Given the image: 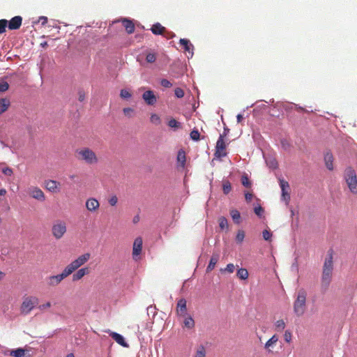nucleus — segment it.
Here are the masks:
<instances>
[{
  "instance_id": "34",
  "label": "nucleus",
  "mask_w": 357,
  "mask_h": 357,
  "mask_svg": "<svg viewBox=\"0 0 357 357\" xmlns=\"http://www.w3.org/2000/svg\"><path fill=\"white\" fill-rule=\"evenodd\" d=\"M275 328L278 331H282L285 328V323L282 319L278 320L275 324Z\"/></svg>"
},
{
  "instance_id": "1",
  "label": "nucleus",
  "mask_w": 357,
  "mask_h": 357,
  "mask_svg": "<svg viewBox=\"0 0 357 357\" xmlns=\"http://www.w3.org/2000/svg\"><path fill=\"white\" fill-rule=\"evenodd\" d=\"M333 271V251L329 250L325 259L321 279V288L325 292L332 280Z\"/></svg>"
},
{
  "instance_id": "45",
  "label": "nucleus",
  "mask_w": 357,
  "mask_h": 357,
  "mask_svg": "<svg viewBox=\"0 0 357 357\" xmlns=\"http://www.w3.org/2000/svg\"><path fill=\"white\" fill-rule=\"evenodd\" d=\"M241 182L243 185H244L246 188H250L251 187V182L249 181L248 176L246 175H244L241 178Z\"/></svg>"
},
{
  "instance_id": "49",
  "label": "nucleus",
  "mask_w": 357,
  "mask_h": 357,
  "mask_svg": "<svg viewBox=\"0 0 357 357\" xmlns=\"http://www.w3.org/2000/svg\"><path fill=\"white\" fill-rule=\"evenodd\" d=\"M175 96L178 98H183L184 96V91L181 88H176L174 91Z\"/></svg>"
},
{
  "instance_id": "22",
  "label": "nucleus",
  "mask_w": 357,
  "mask_h": 357,
  "mask_svg": "<svg viewBox=\"0 0 357 357\" xmlns=\"http://www.w3.org/2000/svg\"><path fill=\"white\" fill-rule=\"evenodd\" d=\"M220 258L218 253H213L206 268V272H211L215 266Z\"/></svg>"
},
{
  "instance_id": "64",
  "label": "nucleus",
  "mask_w": 357,
  "mask_h": 357,
  "mask_svg": "<svg viewBox=\"0 0 357 357\" xmlns=\"http://www.w3.org/2000/svg\"><path fill=\"white\" fill-rule=\"evenodd\" d=\"M66 357H74V355L73 354H69Z\"/></svg>"
},
{
  "instance_id": "42",
  "label": "nucleus",
  "mask_w": 357,
  "mask_h": 357,
  "mask_svg": "<svg viewBox=\"0 0 357 357\" xmlns=\"http://www.w3.org/2000/svg\"><path fill=\"white\" fill-rule=\"evenodd\" d=\"M123 114L128 118H131L134 114V109L131 107H126L123 109Z\"/></svg>"
},
{
  "instance_id": "5",
  "label": "nucleus",
  "mask_w": 357,
  "mask_h": 357,
  "mask_svg": "<svg viewBox=\"0 0 357 357\" xmlns=\"http://www.w3.org/2000/svg\"><path fill=\"white\" fill-rule=\"evenodd\" d=\"M91 258V254L89 252L84 253L79 256L76 259L73 260L70 263L66 268L67 271L72 274L74 271L77 270L79 267L85 264Z\"/></svg>"
},
{
  "instance_id": "47",
  "label": "nucleus",
  "mask_w": 357,
  "mask_h": 357,
  "mask_svg": "<svg viewBox=\"0 0 357 357\" xmlns=\"http://www.w3.org/2000/svg\"><path fill=\"white\" fill-rule=\"evenodd\" d=\"M245 238V233L242 230H239L236 235V241L239 243H241Z\"/></svg>"
},
{
  "instance_id": "38",
  "label": "nucleus",
  "mask_w": 357,
  "mask_h": 357,
  "mask_svg": "<svg viewBox=\"0 0 357 357\" xmlns=\"http://www.w3.org/2000/svg\"><path fill=\"white\" fill-rule=\"evenodd\" d=\"M156 60V54L155 53L149 52L146 54V61L148 63H154Z\"/></svg>"
},
{
  "instance_id": "6",
  "label": "nucleus",
  "mask_w": 357,
  "mask_h": 357,
  "mask_svg": "<svg viewBox=\"0 0 357 357\" xmlns=\"http://www.w3.org/2000/svg\"><path fill=\"white\" fill-rule=\"evenodd\" d=\"M38 304V298L36 296H26L23 298L20 306V312L22 314H28Z\"/></svg>"
},
{
  "instance_id": "19",
  "label": "nucleus",
  "mask_w": 357,
  "mask_h": 357,
  "mask_svg": "<svg viewBox=\"0 0 357 357\" xmlns=\"http://www.w3.org/2000/svg\"><path fill=\"white\" fill-rule=\"evenodd\" d=\"M99 206V202L95 198H89L86 202V207L91 212L96 211Z\"/></svg>"
},
{
  "instance_id": "52",
  "label": "nucleus",
  "mask_w": 357,
  "mask_h": 357,
  "mask_svg": "<svg viewBox=\"0 0 357 357\" xmlns=\"http://www.w3.org/2000/svg\"><path fill=\"white\" fill-rule=\"evenodd\" d=\"M108 202H109V204L111 206H115V205L117 204V202H118V198H117V197H116V196L114 195V196H112V197H111L109 198V201H108Z\"/></svg>"
},
{
  "instance_id": "15",
  "label": "nucleus",
  "mask_w": 357,
  "mask_h": 357,
  "mask_svg": "<svg viewBox=\"0 0 357 357\" xmlns=\"http://www.w3.org/2000/svg\"><path fill=\"white\" fill-rule=\"evenodd\" d=\"M22 22V17L21 16H15L13 17L9 22L8 21V26L10 30H16L18 29Z\"/></svg>"
},
{
  "instance_id": "24",
  "label": "nucleus",
  "mask_w": 357,
  "mask_h": 357,
  "mask_svg": "<svg viewBox=\"0 0 357 357\" xmlns=\"http://www.w3.org/2000/svg\"><path fill=\"white\" fill-rule=\"evenodd\" d=\"M151 30L152 33L155 35H162L165 31L166 29L158 22L152 26Z\"/></svg>"
},
{
  "instance_id": "11",
  "label": "nucleus",
  "mask_w": 357,
  "mask_h": 357,
  "mask_svg": "<svg viewBox=\"0 0 357 357\" xmlns=\"http://www.w3.org/2000/svg\"><path fill=\"white\" fill-rule=\"evenodd\" d=\"M280 186L282 190V199L288 204L290 200L289 185L284 179L280 178Z\"/></svg>"
},
{
  "instance_id": "26",
  "label": "nucleus",
  "mask_w": 357,
  "mask_h": 357,
  "mask_svg": "<svg viewBox=\"0 0 357 357\" xmlns=\"http://www.w3.org/2000/svg\"><path fill=\"white\" fill-rule=\"evenodd\" d=\"M179 43L183 47L185 52L191 53L192 55L193 54V52H191V50L193 48V45L191 44L189 40L181 38L180 39Z\"/></svg>"
},
{
  "instance_id": "46",
  "label": "nucleus",
  "mask_w": 357,
  "mask_h": 357,
  "mask_svg": "<svg viewBox=\"0 0 357 357\" xmlns=\"http://www.w3.org/2000/svg\"><path fill=\"white\" fill-rule=\"evenodd\" d=\"M235 270V266L233 264H228L226 266V268L223 270L222 269L221 271H226V272H228L229 273H231L234 271Z\"/></svg>"
},
{
  "instance_id": "60",
  "label": "nucleus",
  "mask_w": 357,
  "mask_h": 357,
  "mask_svg": "<svg viewBox=\"0 0 357 357\" xmlns=\"http://www.w3.org/2000/svg\"><path fill=\"white\" fill-rule=\"evenodd\" d=\"M6 194V190L4 188L0 190V195L3 196Z\"/></svg>"
},
{
  "instance_id": "10",
  "label": "nucleus",
  "mask_w": 357,
  "mask_h": 357,
  "mask_svg": "<svg viewBox=\"0 0 357 357\" xmlns=\"http://www.w3.org/2000/svg\"><path fill=\"white\" fill-rule=\"evenodd\" d=\"M142 244L143 241L141 237H137L135 239L132 246V258L135 261L139 259V255L142 250Z\"/></svg>"
},
{
  "instance_id": "12",
  "label": "nucleus",
  "mask_w": 357,
  "mask_h": 357,
  "mask_svg": "<svg viewBox=\"0 0 357 357\" xmlns=\"http://www.w3.org/2000/svg\"><path fill=\"white\" fill-rule=\"evenodd\" d=\"M29 195L33 199L39 201L44 202L45 200V195L43 190L38 187H31L29 189Z\"/></svg>"
},
{
  "instance_id": "30",
  "label": "nucleus",
  "mask_w": 357,
  "mask_h": 357,
  "mask_svg": "<svg viewBox=\"0 0 357 357\" xmlns=\"http://www.w3.org/2000/svg\"><path fill=\"white\" fill-rule=\"evenodd\" d=\"M230 215L234 222L238 224L240 222L241 215L238 211L233 209L230 211Z\"/></svg>"
},
{
  "instance_id": "31",
  "label": "nucleus",
  "mask_w": 357,
  "mask_h": 357,
  "mask_svg": "<svg viewBox=\"0 0 357 357\" xmlns=\"http://www.w3.org/2000/svg\"><path fill=\"white\" fill-rule=\"evenodd\" d=\"M183 324H184L185 327L190 328V329L194 328V326H195V321H194L193 319L192 318V317H186L183 321Z\"/></svg>"
},
{
  "instance_id": "51",
  "label": "nucleus",
  "mask_w": 357,
  "mask_h": 357,
  "mask_svg": "<svg viewBox=\"0 0 357 357\" xmlns=\"http://www.w3.org/2000/svg\"><path fill=\"white\" fill-rule=\"evenodd\" d=\"M254 211L257 215L261 217L262 215V213L264 212V209L261 206H258L255 207Z\"/></svg>"
},
{
  "instance_id": "43",
  "label": "nucleus",
  "mask_w": 357,
  "mask_h": 357,
  "mask_svg": "<svg viewBox=\"0 0 357 357\" xmlns=\"http://www.w3.org/2000/svg\"><path fill=\"white\" fill-rule=\"evenodd\" d=\"M9 88V84L7 82L1 80L0 81V91L5 92Z\"/></svg>"
},
{
  "instance_id": "37",
  "label": "nucleus",
  "mask_w": 357,
  "mask_h": 357,
  "mask_svg": "<svg viewBox=\"0 0 357 357\" xmlns=\"http://www.w3.org/2000/svg\"><path fill=\"white\" fill-rule=\"evenodd\" d=\"M219 226L222 229H227L228 227L227 220L225 217H220L218 220Z\"/></svg>"
},
{
  "instance_id": "8",
  "label": "nucleus",
  "mask_w": 357,
  "mask_h": 357,
  "mask_svg": "<svg viewBox=\"0 0 357 357\" xmlns=\"http://www.w3.org/2000/svg\"><path fill=\"white\" fill-rule=\"evenodd\" d=\"M226 155V144L223 135H220L216 143L215 156L218 158H221Z\"/></svg>"
},
{
  "instance_id": "57",
  "label": "nucleus",
  "mask_w": 357,
  "mask_h": 357,
  "mask_svg": "<svg viewBox=\"0 0 357 357\" xmlns=\"http://www.w3.org/2000/svg\"><path fill=\"white\" fill-rule=\"evenodd\" d=\"M252 197H253V195L252 193L246 192L245 194V200L248 202L252 199Z\"/></svg>"
},
{
  "instance_id": "58",
  "label": "nucleus",
  "mask_w": 357,
  "mask_h": 357,
  "mask_svg": "<svg viewBox=\"0 0 357 357\" xmlns=\"http://www.w3.org/2000/svg\"><path fill=\"white\" fill-rule=\"evenodd\" d=\"M38 22H41V24L44 25L47 22V17L44 16L40 17Z\"/></svg>"
},
{
  "instance_id": "62",
  "label": "nucleus",
  "mask_w": 357,
  "mask_h": 357,
  "mask_svg": "<svg viewBox=\"0 0 357 357\" xmlns=\"http://www.w3.org/2000/svg\"><path fill=\"white\" fill-rule=\"evenodd\" d=\"M139 221V217L138 216H135L133 219V222L134 223H136Z\"/></svg>"
},
{
  "instance_id": "18",
  "label": "nucleus",
  "mask_w": 357,
  "mask_h": 357,
  "mask_svg": "<svg viewBox=\"0 0 357 357\" xmlns=\"http://www.w3.org/2000/svg\"><path fill=\"white\" fill-rule=\"evenodd\" d=\"M278 341V336L273 335L265 344L264 349L268 352L272 353L273 349Z\"/></svg>"
},
{
  "instance_id": "17",
  "label": "nucleus",
  "mask_w": 357,
  "mask_h": 357,
  "mask_svg": "<svg viewBox=\"0 0 357 357\" xmlns=\"http://www.w3.org/2000/svg\"><path fill=\"white\" fill-rule=\"evenodd\" d=\"M89 273H90V269L89 267H84V268H82L79 269L78 268L77 272L73 275V280L78 281V280H81L86 275L89 274Z\"/></svg>"
},
{
  "instance_id": "2",
  "label": "nucleus",
  "mask_w": 357,
  "mask_h": 357,
  "mask_svg": "<svg viewBox=\"0 0 357 357\" xmlns=\"http://www.w3.org/2000/svg\"><path fill=\"white\" fill-rule=\"evenodd\" d=\"M75 155L79 160L84 161L88 165L96 164L98 162L96 153L89 148L77 150Z\"/></svg>"
},
{
  "instance_id": "21",
  "label": "nucleus",
  "mask_w": 357,
  "mask_h": 357,
  "mask_svg": "<svg viewBox=\"0 0 357 357\" xmlns=\"http://www.w3.org/2000/svg\"><path fill=\"white\" fill-rule=\"evenodd\" d=\"M333 155L331 152H326L324 155V162L328 170L333 169Z\"/></svg>"
},
{
  "instance_id": "44",
  "label": "nucleus",
  "mask_w": 357,
  "mask_h": 357,
  "mask_svg": "<svg viewBox=\"0 0 357 357\" xmlns=\"http://www.w3.org/2000/svg\"><path fill=\"white\" fill-rule=\"evenodd\" d=\"M8 25V20H0V33H3L6 31V28Z\"/></svg>"
},
{
  "instance_id": "23",
  "label": "nucleus",
  "mask_w": 357,
  "mask_h": 357,
  "mask_svg": "<svg viewBox=\"0 0 357 357\" xmlns=\"http://www.w3.org/2000/svg\"><path fill=\"white\" fill-rule=\"evenodd\" d=\"M10 106V101L8 98H0V115L6 112Z\"/></svg>"
},
{
  "instance_id": "4",
  "label": "nucleus",
  "mask_w": 357,
  "mask_h": 357,
  "mask_svg": "<svg viewBox=\"0 0 357 357\" xmlns=\"http://www.w3.org/2000/svg\"><path fill=\"white\" fill-rule=\"evenodd\" d=\"M344 178L351 192L357 194V175L351 167H347L344 172Z\"/></svg>"
},
{
  "instance_id": "3",
  "label": "nucleus",
  "mask_w": 357,
  "mask_h": 357,
  "mask_svg": "<svg viewBox=\"0 0 357 357\" xmlns=\"http://www.w3.org/2000/svg\"><path fill=\"white\" fill-rule=\"evenodd\" d=\"M307 293L304 289L298 291L296 298L294 303V312L298 317L302 316L306 309Z\"/></svg>"
},
{
  "instance_id": "25",
  "label": "nucleus",
  "mask_w": 357,
  "mask_h": 357,
  "mask_svg": "<svg viewBox=\"0 0 357 357\" xmlns=\"http://www.w3.org/2000/svg\"><path fill=\"white\" fill-rule=\"evenodd\" d=\"M122 22L128 33L130 34L135 31V24L131 20L124 19Z\"/></svg>"
},
{
  "instance_id": "28",
  "label": "nucleus",
  "mask_w": 357,
  "mask_h": 357,
  "mask_svg": "<svg viewBox=\"0 0 357 357\" xmlns=\"http://www.w3.org/2000/svg\"><path fill=\"white\" fill-rule=\"evenodd\" d=\"M177 161L178 163H180V165L182 167H185L186 158H185V153L183 150L178 151V154H177Z\"/></svg>"
},
{
  "instance_id": "35",
  "label": "nucleus",
  "mask_w": 357,
  "mask_h": 357,
  "mask_svg": "<svg viewBox=\"0 0 357 357\" xmlns=\"http://www.w3.org/2000/svg\"><path fill=\"white\" fill-rule=\"evenodd\" d=\"M168 126H169L170 128H173L177 129V128H181V123H179L178 121H176V119H171L168 121Z\"/></svg>"
},
{
  "instance_id": "36",
  "label": "nucleus",
  "mask_w": 357,
  "mask_h": 357,
  "mask_svg": "<svg viewBox=\"0 0 357 357\" xmlns=\"http://www.w3.org/2000/svg\"><path fill=\"white\" fill-rule=\"evenodd\" d=\"M150 121L155 125H159L161 123L160 116L156 114H152L151 115Z\"/></svg>"
},
{
  "instance_id": "48",
  "label": "nucleus",
  "mask_w": 357,
  "mask_h": 357,
  "mask_svg": "<svg viewBox=\"0 0 357 357\" xmlns=\"http://www.w3.org/2000/svg\"><path fill=\"white\" fill-rule=\"evenodd\" d=\"M262 234H263V238H264V240H266V241H270L271 240V238L272 236V234L271 233L270 231H268L267 229H265V230L263 231Z\"/></svg>"
},
{
  "instance_id": "20",
  "label": "nucleus",
  "mask_w": 357,
  "mask_h": 357,
  "mask_svg": "<svg viewBox=\"0 0 357 357\" xmlns=\"http://www.w3.org/2000/svg\"><path fill=\"white\" fill-rule=\"evenodd\" d=\"M109 335L121 346L123 347H128V343L125 341L121 335L116 332H110Z\"/></svg>"
},
{
  "instance_id": "9",
  "label": "nucleus",
  "mask_w": 357,
  "mask_h": 357,
  "mask_svg": "<svg viewBox=\"0 0 357 357\" xmlns=\"http://www.w3.org/2000/svg\"><path fill=\"white\" fill-rule=\"evenodd\" d=\"M70 273L67 268L65 267L63 271L61 274L56 275H52L48 278V284L50 286H56L58 285L64 278H67L70 275Z\"/></svg>"
},
{
  "instance_id": "14",
  "label": "nucleus",
  "mask_w": 357,
  "mask_h": 357,
  "mask_svg": "<svg viewBox=\"0 0 357 357\" xmlns=\"http://www.w3.org/2000/svg\"><path fill=\"white\" fill-rule=\"evenodd\" d=\"M186 300L181 298L178 301L176 305V314L178 316L184 317L187 314Z\"/></svg>"
},
{
  "instance_id": "56",
  "label": "nucleus",
  "mask_w": 357,
  "mask_h": 357,
  "mask_svg": "<svg viewBox=\"0 0 357 357\" xmlns=\"http://www.w3.org/2000/svg\"><path fill=\"white\" fill-rule=\"evenodd\" d=\"M50 307H51V303L50 302H47L45 304L40 305L38 307L40 310H44V309H46V308H49Z\"/></svg>"
},
{
  "instance_id": "39",
  "label": "nucleus",
  "mask_w": 357,
  "mask_h": 357,
  "mask_svg": "<svg viewBox=\"0 0 357 357\" xmlns=\"http://www.w3.org/2000/svg\"><path fill=\"white\" fill-rule=\"evenodd\" d=\"M120 96L123 99H128L131 98L132 93L127 89H121L120 92Z\"/></svg>"
},
{
  "instance_id": "53",
  "label": "nucleus",
  "mask_w": 357,
  "mask_h": 357,
  "mask_svg": "<svg viewBox=\"0 0 357 357\" xmlns=\"http://www.w3.org/2000/svg\"><path fill=\"white\" fill-rule=\"evenodd\" d=\"M3 174L7 176H11L13 174V171L10 167H5L2 169Z\"/></svg>"
},
{
  "instance_id": "27",
  "label": "nucleus",
  "mask_w": 357,
  "mask_h": 357,
  "mask_svg": "<svg viewBox=\"0 0 357 357\" xmlns=\"http://www.w3.org/2000/svg\"><path fill=\"white\" fill-rule=\"evenodd\" d=\"M10 356L13 357H29L26 356L25 349L22 348L10 351Z\"/></svg>"
},
{
  "instance_id": "32",
  "label": "nucleus",
  "mask_w": 357,
  "mask_h": 357,
  "mask_svg": "<svg viewBox=\"0 0 357 357\" xmlns=\"http://www.w3.org/2000/svg\"><path fill=\"white\" fill-rule=\"evenodd\" d=\"M195 357H206V349L204 346L200 345L197 348Z\"/></svg>"
},
{
  "instance_id": "40",
  "label": "nucleus",
  "mask_w": 357,
  "mask_h": 357,
  "mask_svg": "<svg viewBox=\"0 0 357 357\" xmlns=\"http://www.w3.org/2000/svg\"><path fill=\"white\" fill-rule=\"evenodd\" d=\"M284 340L286 342L290 343L292 340V333L290 331L287 330L284 334Z\"/></svg>"
},
{
  "instance_id": "61",
  "label": "nucleus",
  "mask_w": 357,
  "mask_h": 357,
  "mask_svg": "<svg viewBox=\"0 0 357 357\" xmlns=\"http://www.w3.org/2000/svg\"><path fill=\"white\" fill-rule=\"evenodd\" d=\"M271 167H273V168L277 167V162H276V161H275V160H273V161L271 162Z\"/></svg>"
},
{
  "instance_id": "55",
  "label": "nucleus",
  "mask_w": 357,
  "mask_h": 357,
  "mask_svg": "<svg viewBox=\"0 0 357 357\" xmlns=\"http://www.w3.org/2000/svg\"><path fill=\"white\" fill-rule=\"evenodd\" d=\"M281 143L282 148L285 150H287L290 147V144L287 140H282Z\"/></svg>"
},
{
  "instance_id": "50",
  "label": "nucleus",
  "mask_w": 357,
  "mask_h": 357,
  "mask_svg": "<svg viewBox=\"0 0 357 357\" xmlns=\"http://www.w3.org/2000/svg\"><path fill=\"white\" fill-rule=\"evenodd\" d=\"M160 84L166 88H169L172 86V83L166 79H161Z\"/></svg>"
},
{
  "instance_id": "63",
  "label": "nucleus",
  "mask_w": 357,
  "mask_h": 357,
  "mask_svg": "<svg viewBox=\"0 0 357 357\" xmlns=\"http://www.w3.org/2000/svg\"><path fill=\"white\" fill-rule=\"evenodd\" d=\"M4 275L5 274L3 272L0 271V281L3 278Z\"/></svg>"
},
{
  "instance_id": "59",
  "label": "nucleus",
  "mask_w": 357,
  "mask_h": 357,
  "mask_svg": "<svg viewBox=\"0 0 357 357\" xmlns=\"http://www.w3.org/2000/svg\"><path fill=\"white\" fill-rule=\"evenodd\" d=\"M236 119H237V121H238V123H241V121H242V120H243V115H242V114H238V115H237V116H236Z\"/></svg>"
},
{
  "instance_id": "33",
  "label": "nucleus",
  "mask_w": 357,
  "mask_h": 357,
  "mask_svg": "<svg viewBox=\"0 0 357 357\" xmlns=\"http://www.w3.org/2000/svg\"><path fill=\"white\" fill-rule=\"evenodd\" d=\"M222 190H223V192L225 195H227V194H229L231 192V185L229 183V181H226L223 182Z\"/></svg>"
},
{
  "instance_id": "29",
  "label": "nucleus",
  "mask_w": 357,
  "mask_h": 357,
  "mask_svg": "<svg viewBox=\"0 0 357 357\" xmlns=\"http://www.w3.org/2000/svg\"><path fill=\"white\" fill-rule=\"evenodd\" d=\"M237 277L241 280H246L248 278V271L245 268H240L237 271Z\"/></svg>"
},
{
  "instance_id": "13",
  "label": "nucleus",
  "mask_w": 357,
  "mask_h": 357,
  "mask_svg": "<svg viewBox=\"0 0 357 357\" xmlns=\"http://www.w3.org/2000/svg\"><path fill=\"white\" fill-rule=\"evenodd\" d=\"M142 98L149 105H153L157 102V98L153 91L148 90L142 94Z\"/></svg>"
},
{
  "instance_id": "54",
  "label": "nucleus",
  "mask_w": 357,
  "mask_h": 357,
  "mask_svg": "<svg viewBox=\"0 0 357 357\" xmlns=\"http://www.w3.org/2000/svg\"><path fill=\"white\" fill-rule=\"evenodd\" d=\"M85 97H86V95H85L84 91H79V92H78V100L80 102H82L83 100H84Z\"/></svg>"
},
{
  "instance_id": "41",
  "label": "nucleus",
  "mask_w": 357,
  "mask_h": 357,
  "mask_svg": "<svg viewBox=\"0 0 357 357\" xmlns=\"http://www.w3.org/2000/svg\"><path fill=\"white\" fill-rule=\"evenodd\" d=\"M190 135V138L192 140L197 141L199 139L200 134L197 130H192Z\"/></svg>"
},
{
  "instance_id": "16",
  "label": "nucleus",
  "mask_w": 357,
  "mask_h": 357,
  "mask_svg": "<svg viewBox=\"0 0 357 357\" xmlns=\"http://www.w3.org/2000/svg\"><path fill=\"white\" fill-rule=\"evenodd\" d=\"M45 188L51 192L59 191L60 183L54 180H48L45 183Z\"/></svg>"
},
{
  "instance_id": "7",
  "label": "nucleus",
  "mask_w": 357,
  "mask_h": 357,
  "mask_svg": "<svg viewBox=\"0 0 357 357\" xmlns=\"http://www.w3.org/2000/svg\"><path fill=\"white\" fill-rule=\"evenodd\" d=\"M67 231L66 223L62 220H57L52 226V235L56 238H61Z\"/></svg>"
}]
</instances>
